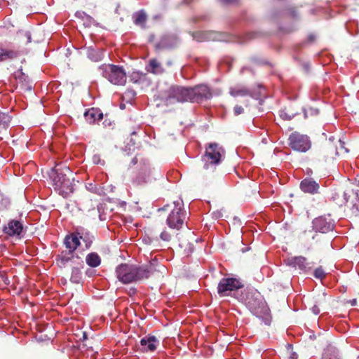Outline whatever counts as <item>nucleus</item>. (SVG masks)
Returning a JSON list of instances; mask_svg holds the SVG:
<instances>
[{
  "label": "nucleus",
  "mask_w": 359,
  "mask_h": 359,
  "mask_svg": "<svg viewBox=\"0 0 359 359\" xmlns=\"http://www.w3.org/2000/svg\"><path fill=\"white\" fill-rule=\"evenodd\" d=\"M163 266L159 264L156 260H152L147 264L135 266L128 264H121L116 269L117 278L123 284L142 281L156 273L161 272Z\"/></svg>",
  "instance_id": "obj_1"
},
{
  "label": "nucleus",
  "mask_w": 359,
  "mask_h": 359,
  "mask_svg": "<svg viewBox=\"0 0 359 359\" xmlns=\"http://www.w3.org/2000/svg\"><path fill=\"white\" fill-rule=\"evenodd\" d=\"M224 154V149L217 143H210L205 147V152L201 157L203 163L201 172L204 177H209L215 172Z\"/></svg>",
  "instance_id": "obj_2"
},
{
  "label": "nucleus",
  "mask_w": 359,
  "mask_h": 359,
  "mask_svg": "<svg viewBox=\"0 0 359 359\" xmlns=\"http://www.w3.org/2000/svg\"><path fill=\"white\" fill-rule=\"evenodd\" d=\"M72 172L67 166L60 169H53L50 177L53 182L54 189L59 192V194L66 198L74 191L70 176Z\"/></svg>",
  "instance_id": "obj_3"
},
{
  "label": "nucleus",
  "mask_w": 359,
  "mask_h": 359,
  "mask_svg": "<svg viewBox=\"0 0 359 359\" xmlns=\"http://www.w3.org/2000/svg\"><path fill=\"white\" fill-rule=\"evenodd\" d=\"M346 143L341 139L331 137L320 151L319 156L323 160L334 159L337 156L344 155L348 152Z\"/></svg>",
  "instance_id": "obj_4"
},
{
  "label": "nucleus",
  "mask_w": 359,
  "mask_h": 359,
  "mask_svg": "<svg viewBox=\"0 0 359 359\" xmlns=\"http://www.w3.org/2000/svg\"><path fill=\"white\" fill-rule=\"evenodd\" d=\"M162 99L167 106L178 102H190L189 88L181 86H171L163 95Z\"/></svg>",
  "instance_id": "obj_5"
},
{
  "label": "nucleus",
  "mask_w": 359,
  "mask_h": 359,
  "mask_svg": "<svg viewBox=\"0 0 359 359\" xmlns=\"http://www.w3.org/2000/svg\"><path fill=\"white\" fill-rule=\"evenodd\" d=\"M64 245L68 250L62 251L58 256L57 261L61 265L65 266L74 257V252L80 245V241L77 233L67 235L64 239Z\"/></svg>",
  "instance_id": "obj_6"
},
{
  "label": "nucleus",
  "mask_w": 359,
  "mask_h": 359,
  "mask_svg": "<svg viewBox=\"0 0 359 359\" xmlns=\"http://www.w3.org/2000/svg\"><path fill=\"white\" fill-rule=\"evenodd\" d=\"M102 76L114 85L123 86L126 82V73L123 67L107 65L102 67Z\"/></svg>",
  "instance_id": "obj_7"
},
{
  "label": "nucleus",
  "mask_w": 359,
  "mask_h": 359,
  "mask_svg": "<svg viewBox=\"0 0 359 359\" xmlns=\"http://www.w3.org/2000/svg\"><path fill=\"white\" fill-rule=\"evenodd\" d=\"M174 205V208L167 218V224L170 229L179 230L187 218V212L183 208L182 201H175Z\"/></svg>",
  "instance_id": "obj_8"
},
{
  "label": "nucleus",
  "mask_w": 359,
  "mask_h": 359,
  "mask_svg": "<svg viewBox=\"0 0 359 359\" xmlns=\"http://www.w3.org/2000/svg\"><path fill=\"white\" fill-rule=\"evenodd\" d=\"M289 146L295 151L306 152L310 149L311 142L309 136L298 132L292 133L289 138Z\"/></svg>",
  "instance_id": "obj_9"
},
{
  "label": "nucleus",
  "mask_w": 359,
  "mask_h": 359,
  "mask_svg": "<svg viewBox=\"0 0 359 359\" xmlns=\"http://www.w3.org/2000/svg\"><path fill=\"white\" fill-rule=\"evenodd\" d=\"M243 287L242 282L235 278H224L220 280L217 286V292L221 297L229 295L230 292L238 290Z\"/></svg>",
  "instance_id": "obj_10"
},
{
  "label": "nucleus",
  "mask_w": 359,
  "mask_h": 359,
  "mask_svg": "<svg viewBox=\"0 0 359 359\" xmlns=\"http://www.w3.org/2000/svg\"><path fill=\"white\" fill-rule=\"evenodd\" d=\"M244 302L248 309L255 314H259L265 309V303L258 293L248 292Z\"/></svg>",
  "instance_id": "obj_11"
},
{
  "label": "nucleus",
  "mask_w": 359,
  "mask_h": 359,
  "mask_svg": "<svg viewBox=\"0 0 359 359\" xmlns=\"http://www.w3.org/2000/svg\"><path fill=\"white\" fill-rule=\"evenodd\" d=\"M189 90L191 102H200L212 97V93L206 85H198L194 88H189Z\"/></svg>",
  "instance_id": "obj_12"
},
{
  "label": "nucleus",
  "mask_w": 359,
  "mask_h": 359,
  "mask_svg": "<svg viewBox=\"0 0 359 359\" xmlns=\"http://www.w3.org/2000/svg\"><path fill=\"white\" fill-rule=\"evenodd\" d=\"M150 180V168L148 165L144 164L133 180L132 184L134 187H140L147 184Z\"/></svg>",
  "instance_id": "obj_13"
},
{
  "label": "nucleus",
  "mask_w": 359,
  "mask_h": 359,
  "mask_svg": "<svg viewBox=\"0 0 359 359\" xmlns=\"http://www.w3.org/2000/svg\"><path fill=\"white\" fill-rule=\"evenodd\" d=\"M23 231V224L21 222L12 219L8 224L4 226L3 231L9 236H20Z\"/></svg>",
  "instance_id": "obj_14"
},
{
  "label": "nucleus",
  "mask_w": 359,
  "mask_h": 359,
  "mask_svg": "<svg viewBox=\"0 0 359 359\" xmlns=\"http://www.w3.org/2000/svg\"><path fill=\"white\" fill-rule=\"evenodd\" d=\"M159 343V340L156 337L147 335L140 341L141 351L143 352L154 351Z\"/></svg>",
  "instance_id": "obj_15"
},
{
  "label": "nucleus",
  "mask_w": 359,
  "mask_h": 359,
  "mask_svg": "<svg viewBox=\"0 0 359 359\" xmlns=\"http://www.w3.org/2000/svg\"><path fill=\"white\" fill-rule=\"evenodd\" d=\"M313 227L316 231L325 233L332 231L333 225L330 222H327L325 218L320 217L313 220Z\"/></svg>",
  "instance_id": "obj_16"
},
{
  "label": "nucleus",
  "mask_w": 359,
  "mask_h": 359,
  "mask_svg": "<svg viewBox=\"0 0 359 359\" xmlns=\"http://www.w3.org/2000/svg\"><path fill=\"white\" fill-rule=\"evenodd\" d=\"M300 188L304 193L315 194L318 191L319 184L311 178H305L301 182Z\"/></svg>",
  "instance_id": "obj_17"
},
{
  "label": "nucleus",
  "mask_w": 359,
  "mask_h": 359,
  "mask_svg": "<svg viewBox=\"0 0 359 359\" xmlns=\"http://www.w3.org/2000/svg\"><path fill=\"white\" fill-rule=\"evenodd\" d=\"M146 70L149 73L156 75L162 74L165 72L162 63L156 58L149 60L146 66Z\"/></svg>",
  "instance_id": "obj_18"
},
{
  "label": "nucleus",
  "mask_w": 359,
  "mask_h": 359,
  "mask_svg": "<svg viewBox=\"0 0 359 359\" xmlns=\"http://www.w3.org/2000/svg\"><path fill=\"white\" fill-rule=\"evenodd\" d=\"M84 116L86 120L92 124L102 120L103 118V114L98 108H91L85 112Z\"/></svg>",
  "instance_id": "obj_19"
},
{
  "label": "nucleus",
  "mask_w": 359,
  "mask_h": 359,
  "mask_svg": "<svg viewBox=\"0 0 359 359\" xmlns=\"http://www.w3.org/2000/svg\"><path fill=\"white\" fill-rule=\"evenodd\" d=\"M291 264L299 269L307 272L312 268V264L308 262L306 258L302 256L295 257L291 260Z\"/></svg>",
  "instance_id": "obj_20"
},
{
  "label": "nucleus",
  "mask_w": 359,
  "mask_h": 359,
  "mask_svg": "<svg viewBox=\"0 0 359 359\" xmlns=\"http://www.w3.org/2000/svg\"><path fill=\"white\" fill-rule=\"evenodd\" d=\"M20 55V52L15 49L0 48V62L13 60Z\"/></svg>",
  "instance_id": "obj_21"
},
{
  "label": "nucleus",
  "mask_w": 359,
  "mask_h": 359,
  "mask_svg": "<svg viewBox=\"0 0 359 359\" xmlns=\"http://www.w3.org/2000/svg\"><path fill=\"white\" fill-rule=\"evenodd\" d=\"M78 236L79 238V241L82 240V241L85 243V246L86 249H89L95 240V236L89 232V231H81L78 232Z\"/></svg>",
  "instance_id": "obj_22"
},
{
  "label": "nucleus",
  "mask_w": 359,
  "mask_h": 359,
  "mask_svg": "<svg viewBox=\"0 0 359 359\" xmlns=\"http://www.w3.org/2000/svg\"><path fill=\"white\" fill-rule=\"evenodd\" d=\"M133 18V22L136 25L140 26L142 28L146 27L145 23L147 20V15L143 10H140L134 13Z\"/></svg>",
  "instance_id": "obj_23"
},
{
  "label": "nucleus",
  "mask_w": 359,
  "mask_h": 359,
  "mask_svg": "<svg viewBox=\"0 0 359 359\" xmlns=\"http://www.w3.org/2000/svg\"><path fill=\"white\" fill-rule=\"evenodd\" d=\"M322 359H340L338 350L332 346H327L324 350Z\"/></svg>",
  "instance_id": "obj_24"
},
{
  "label": "nucleus",
  "mask_w": 359,
  "mask_h": 359,
  "mask_svg": "<svg viewBox=\"0 0 359 359\" xmlns=\"http://www.w3.org/2000/svg\"><path fill=\"white\" fill-rule=\"evenodd\" d=\"M175 229H165L163 230L160 233V238L161 241L169 243L175 239V238L177 236L176 233Z\"/></svg>",
  "instance_id": "obj_25"
},
{
  "label": "nucleus",
  "mask_w": 359,
  "mask_h": 359,
  "mask_svg": "<svg viewBox=\"0 0 359 359\" xmlns=\"http://www.w3.org/2000/svg\"><path fill=\"white\" fill-rule=\"evenodd\" d=\"M86 264L93 268L98 266L101 263V258L96 252H90L86 257Z\"/></svg>",
  "instance_id": "obj_26"
},
{
  "label": "nucleus",
  "mask_w": 359,
  "mask_h": 359,
  "mask_svg": "<svg viewBox=\"0 0 359 359\" xmlns=\"http://www.w3.org/2000/svg\"><path fill=\"white\" fill-rule=\"evenodd\" d=\"M229 93L233 97H245L250 96V91L245 88H231Z\"/></svg>",
  "instance_id": "obj_27"
},
{
  "label": "nucleus",
  "mask_w": 359,
  "mask_h": 359,
  "mask_svg": "<svg viewBox=\"0 0 359 359\" xmlns=\"http://www.w3.org/2000/svg\"><path fill=\"white\" fill-rule=\"evenodd\" d=\"M70 280L73 283L79 284L82 281V273L78 267H73L72 269Z\"/></svg>",
  "instance_id": "obj_28"
},
{
  "label": "nucleus",
  "mask_w": 359,
  "mask_h": 359,
  "mask_svg": "<svg viewBox=\"0 0 359 359\" xmlns=\"http://www.w3.org/2000/svg\"><path fill=\"white\" fill-rule=\"evenodd\" d=\"M11 121V116L8 113L0 111V129L6 130Z\"/></svg>",
  "instance_id": "obj_29"
},
{
  "label": "nucleus",
  "mask_w": 359,
  "mask_h": 359,
  "mask_svg": "<svg viewBox=\"0 0 359 359\" xmlns=\"http://www.w3.org/2000/svg\"><path fill=\"white\" fill-rule=\"evenodd\" d=\"M88 57L93 61H99L102 60L103 57V53L100 50H96L92 48H89L87 50Z\"/></svg>",
  "instance_id": "obj_30"
},
{
  "label": "nucleus",
  "mask_w": 359,
  "mask_h": 359,
  "mask_svg": "<svg viewBox=\"0 0 359 359\" xmlns=\"http://www.w3.org/2000/svg\"><path fill=\"white\" fill-rule=\"evenodd\" d=\"M340 195H341V196L343 197V199L337 203L340 205H342L343 204H345L348 202L349 196L345 191H339V192L334 193V194H333V196H332V198L334 200H337V196L339 197Z\"/></svg>",
  "instance_id": "obj_31"
},
{
  "label": "nucleus",
  "mask_w": 359,
  "mask_h": 359,
  "mask_svg": "<svg viewBox=\"0 0 359 359\" xmlns=\"http://www.w3.org/2000/svg\"><path fill=\"white\" fill-rule=\"evenodd\" d=\"M326 273L322 266H319L315 269L313 276L316 278L323 279L325 277Z\"/></svg>",
  "instance_id": "obj_32"
},
{
  "label": "nucleus",
  "mask_w": 359,
  "mask_h": 359,
  "mask_svg": "<svg viewBox=\"0 0 359 359\" xmlns=\"http://www.w3.org/2000/svg\"><path fill=\"white\" fill-rule=\"evenodd\" d=\"M351 212L355 217L359 216V201L353 204L351 208Z\"/></svg>",
  "instance_id": "obj_33"
},
{
  "label": "nucleus",
  "mask_w": 359,
  "mask_h": 359,
  "mask_svg": "<svg viewBox=\"0 0 359 359\" xmlns=\"http://www.w3.org/2000/svg\"><path fill=\"white\" fill-rule=\"evenodd\" d=\"M280 116L284 120H291L294 116L293 114H289L285 111H281L280 113Z\"/></svg>",
  "instance_id": "obj_34"
},
{
  "label": "nucleus",
  "mask_w": 359,
  "mask_h": 359,
  "mask_svg": "<svg viewBox=\"0 0 359 359\" xmlns=\"http://www.w3.org/2000/svg\"><path fill=\"white\" fill-rule=\"evenodd\" d=\"M244 112V109L238 105H236L233 109L234 115L238 116Z\"/></svg>",
  "instance_id": "obj_35"
},
{
  "label": "nucleus",
  "mask_w": 359,
  "mask_h": 359,
  "mask_svg": "<svg viewBox=\"0 0 359 359\" xmlns=\"http://www.w3.org/2000/svg\"><path fill=\"white\" fill-rule=\"evenodd\" d=\"M212 217L215 219H219L223 217L222 210L213 211Z\"/></svg>",
  "instance_id": "obj_36"
},
{
  "label": "nucleus",
  "mask_w": 359,
  "mask_h": 359,
  "mask_svg": "<svg viewBox=\"0 0 359 359\" xmlns=\"http://www.w3.org/2000/svg\"><path fill=\"white\" fill-rule=\"evenodd\" d=\"M0 277L5 284L8 285L10 283V280L5 275V273H0Z\"/></svg>",
  "instance_id": "obj_37"
},
{
  "label": "nucleus",
  "mask_w": 359,
  "mask_h": 359,
  "mask_svg": "<svg viewBox=\"0 0 359 359\" xmlns=\"http://www.w3.org/2000/svg\"><path fill=\"white\" fill-rule=\"evenodd\" d=\"M312 311L314 314L318 315L320 313V309L318 306L314 305L312 307Z\"/></svg>",
  "instance_id": "obj_38"
},
{
  "label": "nucleus",
  "mask_w": 359,
  "mask_h": 359,
  "mask_svg": "<svg viewBox=\"0 0 359 359\" xmlns=\"http://www.w3.org/2000/svg\"><path fill=\"white\" fill-rule=\"evenodd\" d=\"M157 243H158V239H157V237L156 236L155 238H153L151 241H150V243L151 245H153L154 247H156L158 245H157Z\"/></svg>",
  "instance_id": "obj_39"
},
{
  "label": "nucleus",
  "mask_w": 359,
  "mask_h": 359,
  "mask_svg": "<svg viewBox=\"0 0 359 359\" xmlns=\"http://www.w3.org/2000/svg\"><path fill=\"white\" fill-rule=\"evenodd\" d=\"M297 354L296 353H292L288 359H297Z\"/></svg>",
  "instance_id": "obj_40"
},
{
  "label": "nucleus",
  "mask_w": 359,
  "mask_h": 359,
  "mask_svg": "<svg viewBox=\"0 0 359 359\" xmlns=\"http://www.w3.org/2000/svg\"><path fill=\"white\" fill-rule=\"evenodd\" d=\"M137 161H138V159H137V156H135V157L132 159V161H131V163H131L132 165H135V164L137 163Z\"/></svg>",
  "instance_id": "obj_41"
},
{
  "label": "nucleus",
  "mask_w": 359,
  "mask_h": 359,
  "mask_svg": "<svg viewBox=\"0 0 359 359\" xmlns=\"http://www.w3.org/2000/svg\"><path fill=\"white\" fill-rule=\"evenodd\" d=\"M222 1L226 4H232V3H235L237 1V0H222Z\"/></svg>",
  "instance_id": "obj_42"
},
{
  "label": "nucleus",
  "mask_w": 359,
  "mask_h": 359,
  "mask_svg": "<svg viewBox=\"0 0 359 359\" xmlns=\"http://www.w3.org/2000/svg\"><path fill=\"white\" fill-rule=\"evenodd\" d=\"M350 303H351V306H355L356 304V299H353L351 300Z\"/></svg>",
  "instance_id": "obj_43"
},
{
  "label": "nucleus",
  "mask_w": 359,
  "mask_h": 359,
  "mask_svg": "<svg viewBox=\"0 0 359 359\" xmlns=\"http://www.w3.org/2000/svg\"><path fill=\"white\" fill-rule=\"evenodd\" d=\"M172 60H168L167 62H166V65L168 66V67H170L172 65Z\"/></svg>",
  "instance_id": "obj_44"
},
{
  "label": "nucleus",
  "mask_w": 359,
  "mask_h": 359,
  "mask_svg": "<svg viewBox=\"0 0 359 359\" xmlns=\"http://www.w3.org/2000/svg\"><path fill=\"white\" fill-rule=\"evenodd\" d=\"M180 245L181 248H185L184 245L183 243H180Z\"/></svg>",
  "instance_id": "obj_45"
},
{
  "label": "nucleus",
  "mask_w": 359,
  "mask_h": 359,
  "mask_svg": "<svg viewBox=\"0 0 359 359\" xmlns=\"http://www.w3.org/2000/svg\"><path fill=\"white\" fill-rule=\"evenodd\" d=\"M199 34H201V33H195V34H194V37H195V38H196V37H197V35H199Z\"/></svg>",
  "instance_id": "obj_46"
},
{
  "label": "nucleus",
  "mask_w": 359,
  "mask_h": 359,
  "mask_svg": "<svg viewBox=\"0 0 359 359\" xmlns=\"http://www.w3.org/2000/svg\"><path fill=\"white\" fill-rule=\"evenodd\" d=\"M358 359H359V358Z\"/></svg>",
  "instance_id": "obj_47"
}]
</instances>
